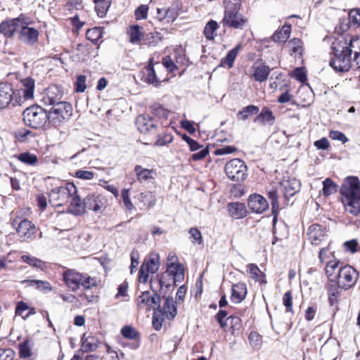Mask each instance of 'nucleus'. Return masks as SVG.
I'll use <instances>...</instances> for the list:
<instances>
[{
	"instance_id": "nucleus-45",
	"label": "nucleus",
	"mask_w": 360,
	"mask_h": 360,
	"mask_svg": "<svg viewBox=\"0 0 360 360\" xmlns=\"http://www.w3.org/2000/svg\"><path fill=\"white\" fill-rule=\"evenodd\" d=\"M138 200L148 208L154 206L156 202L155 195L150 191L140 193Z\"/></svg>"
},
{
	"instance_id": "nucleus-60",
	"label": "nucleus",
	"mask_w": 360,
	"mask_h": 360,
	"mask_svg": "<svg viewBox=\"0 0 360 360\" xmlns=\"http://www.w3.org/2000/svg\"><path fill=\"white\" fill-rule=\"evenodd\" d=\"M86 88V77L83 75H79L77 77L75 82V89L77 92H84Z\"/></svg>"
},
{
	"instance_id": "nucleus-30",
	"label": "nucleus",
	"mask_w": 360,
	"mask_h": 360,
	"mask_svg": "<svg viewBox=\"0 0 360 360\" xmlns=\"http://www.w3.org/2000/svg\"><path fill=\"white\" fill-rule=\"evenodd\" d=\"M339 260H331L327 262L326 273L330 281L335 282L337 280L338 270L340 269Z\"/></svg>"
},
{
	"instance_id": "nucleus-53",
	"label": "nucleus",
	"mask_w": 360,
	"mask_h": 360,
	"mask_svg": "<svg viewBox=\"0 0 360 360\" xmlns=\"http://www.w3.org/2000/svg\"><path fill=\"white\" fill-rule=\"evenodd\" d=\"M82 279L80 283V285H82L85 289H90L97 284L96 278L94 277H91L87 274H82Z\"/></svg>"
},
{
	"instance_id": "nucleus-34",
	"label": "nucleus",
	"mask_w": 360,
	"mask_h": 360,
	"mask_svg": "<svg viewBox=\"0 0 360 360\" xmlns=\"http://www.w3.org/2000/svg\"><path fill=\"white\" fill-rule=\"evenodd\" d=\"M167 271L174 276V281H179L184 278V267L179 263H167Z\"/></svg>"
},
{
	"instance_id": "nucleus-51",
	"label": "nucleus",
	"mask_w": 360,
	"mask_h": 360,
	"mask_svg": "<svg viewBox=\"0 0 360 360\" xmlns=\"http://www.w3.org/2000/svg\"><path fill=\"white\" fill-rule=\"evenodd\" d=\"M19 354L21 358H28L32 356V349L28 340L19 345Z\"/></svg>"
},
{
	"instance_id": "nucleus-29",
	"label": "nucleus",
	"mask_w": 360,
	"mask_h": 360,
	"mask_svg": "<svg viewBox=\"0 0 360 360\" xmlns=\"http://www.w3.org/2000/svg\"><path fill=\"white\" fill-rule=\"evenodd\" d=\"M275 117L271 110L268 108H263L260 113L254 120L255 122H259L262 124H269L272 125L274 122Z\"/></svg>"
},
{
	"instance_id": "nucleus-63",
	"label": "nucleus",
	"mask_w": 360,
	"mask_h": 360,
	"mask_svg": "<svg viewBox=\"0 0 360 360\" xmlns=\"http://www.w3.org/2000/svg\"><path fill=\"white\" fill-rule=\"evenodd\" d=\"M162 65L167 68V70L171 72L177 70V66L172 60L170 56H167L162 58Z\"/></svg>"
},
{
	"instance_id": "nucleus-6",
	"label": "nucleus",
	"mask_w": 360,
	"mask_h": 360,
	"mask_svg": "<svg viewBox=\"0 0 360 360\" xmlns=\"http://www.w3.org/2000/svg\"><path fill=\"white\" fill-rule=\"evenodd\" d=\"M225 172L227 176L235 181H243L248 175V168L244 161L234 158L226 162Z\"/></svg>"
},
{
	"instance_id": "nucleus-26",
	"label": "nucleus",
	"mask_w": 360,
	"mask_h": 360,
	"mask_svg": "<svg viewBox=\"0 0 360 360\" xmlns=\"http://www.w3.org/2000/svg\"><path fill=\"white\" fill-rule=\"evenodd\" d=\"M134 172L139 182L146 181L149 179H152L156 175V172L154 169H146L141 165H136L134 167Z\"/></svg>"
},
{
	"instance_id": "nucleus-28",
	"label": "nucleus",
	"mask_w": 360,
	"mask_h": 360,
	"mask_svg": "<svg viewBox=\"0 0 360 360\" xmlns=\"http://www.w3.org/2000/svg\"><path fill=\"white\" fill-rule=\"evenodd\" d=\"M327 294L328 297V301L330 305L336 304L338 301L340 292L339 290V285L336 281H330L327 285Z\"/></svg>"
},
{
	"instance_id": "nucleus-3",
	"label": "nucleus",
	"mask_w": 360,
	"mask_h": 360,
	"mask_svg": "<svg viewBox=\"0 0 360 360\" xmlns=\"http://www.w3.org/2000/svg\"><path fill=\"white\" fill-rule=\"evenodd\" d=\"M24 123L33 129L42 127L48 120L47 110L39 105L26 108L22 113Z\"/></svg>"
},
{
	"instance_id": "nucleus-55",
	"label": "nucleus",
	"mask_w": 360,
	"mask_h": 360,
	"mask_svg": "<svg viewBox=\"0 0 360 360\" xmlns=\"http://www.w3.org/2000/svg\"><path fill=\"white\" fill-rule=\"evenodd\" d=\"M121 333L124 338L134 340L138 335V333L136 329L129 326H124L121 330Z\"/></svg>"
},
{
	"instance_id": "nucleus-49",
	"label": "nucleus",
	"mask_w": 360,
	"mask_h": 360,
	"mask_svg": "<svg viewBox=\"0 0 360 360\" xmlns=\"http://www.w3.org/2000/svg\"><path fill=\"white\" fill-rule=\"evenodd\" d=\"M349 23L350 26H360V9H352L349 13Z\"/></svg>"
},
{
	"instance_id": "nucleus-40",
	"label": "nucleus",
	"mask_w": 360,
	"mask_h": 360,
	"mask_svg": "<svg viewBox=\"0 0 360 360\" xmlns=\"http://www.w3.org/2000/svg\"><path fill=\"white\" fill-rule=\"evenodd\" d=\"M218 27V23L215 20H210L204 28V35L206 39L208 40L214 39Z\"/></svg>"
},
{
	"instance_id": "nucleus-14",
	"label": "nucleus",
	"mask_w": 360,
	"mask_h": 360,
	"mask_svg": "<svg viewBox=\"0 0 360 360\" xmlns=\"http://www.w3.org/2000/svg\"><path fill=\"white\" fill-rule=\"evenodd\" d=\"M160 302V297L155 293L151 294L149 291L143 292L136 299L137 307L146 310L158 309Z\"/></svg>"
},
{
	"instance_id": "nucleus-4",
	"label": "nucleus",
	"mask_w": 360,
	"mask_h": 360,
	"mask_svg": "<svg viewBox=\"0 0 360 360\" xmlns=\"http://www.w3.org/2000/svg\"><path fill=\"white\" fill-rule=\"evenodd\" d=\"M77 188L73 183H66L64 186L51 190L49 194V202L53 207L63 206L77 193Z\"/></svg>"
},
{
	"instance_id": "nucleus-20",
	"label": "nucleus",
	"mask_w": 360,
	"mask_h": 360,
	"mask_svg": "<svg viewBox=\"0 0 360 360\" xmlns=\"http://www.w3.org/2000/svg\"><path fill=\"white\" fill-rule=\"evenodd\" d=\"M21 22L20 17L1 22L0 23V33L7 38L13 37L15 31L20 28Z\"/></svg>"
},
{
	"instance_id": "nucleus-27",
	"label": "nucleus",
	"mask_w": 360,
	"mask_h": 360,
	"mask_svg": "<svg viewBox=\"0 0 360 360\" xmlns=\"http://www.w3.org/2000/svg\"><path fill=\"white\" fill-rule=\"evenodd\" d=\"M247 271L251 275V278L260 284H266V275L259 267L255 264H249L247 265Z\"/></svg>"
},
{
	"instance_id": "nucleus-1",
	"label": "nucleus",
	"mask_w": 360,
	"mask_h": 360,
	"mask_svg": "<svg viewBox=\"0 0 360 360\" xmlns=\"http://www.w3.org/2000/svg\"><path fill=\"white\" fill-rule=\"evenodd\" d=\"M346 212L356 216L360 214V181L356 176L347 177L340 189Z\"/></svg>"
},
{
	"instance_id": "nucleus-10",
	"label": "nucleus",
	"mask_w": 360,
	"mask_h": 360,
	"mask_svg": "<svg viewBox=\"0 0 360 360\" xmlns=\"http://www.w3.org/2000/svg\"><path fill=\"white\" fill-rule=\"evenodd\" d=\"M22 88L16 90L15 104L22 105L25 101L32 99L34 97L35 81L30 77L21 80Z\"/></svg>"
},
{
	"instance_id": "nucleus-62",
	"label": "nucleus",
	"mask_w": 360,
	"mask_h": 360,
	"mask_svg": "<svg viewBox=\"0 0 360 360\" xmlns=\"http://www.w3.org/2000/svg\"><path fill=\"white\" fill-rule=\"evenodd\" d=\"M189 234L191 235V238L193 239V243H197L198 244L202 243V234L198 229L191 228L189 230Z\"/></svg>"
},
{
	"instance_id": "nucleus-22",
	"label": "nucleus",
	"mask_w": 360,
	"mask_h": 360,
	"mask_svg": "<svg viewBox=\"0 0 360 360\" xmlns=\"http://www.w3.org/2000/svg\"><path fill=\"white\" fill-rule=\"evenodd\" d=\"M227 210L231 217L235 219H243L248 214V210L244 203L235 202L228 204Z\"/></svg>"
},
{
	"instance_id": "nucleus-12",
	"label": "nucleus",
	"mask_w": 360,
	"mask_h": 360,
	"mask_svg": "<svg viewBox=\"0 0 360 360\" xmlns=\"http://www.w3.org/2000/svg\"><path fill=\"white\" fill-rule=\"evenodd\" d=\"M108 200L107 198L100 193H92L84 198V206L87 210L96 213L102 212L107 207Z\"/></svg>"
},
{
	"instance_id": "nucleus-57",
	"label": "nucleus",
	"mask_w": 360,
	"mask_h": 360,
	"mask_svg": "<svg viewBox=\"0 0 360 360\" xmlns=\"http://www.w3.org/2000/svg\"><path fill=\"white\" fill-rule=\"evenodd\" d=\"M283 304L285 307L286 312L293 313L292 296L290 291L286 292L283 296Z\"/></svg>"
},
{
	"instance_id": "nucleus-47",
	"label": "nucleus",
	"mask_w": 360,
	"mask_h": 360,
	"mask_svg": "<svg viewBox=\"0 0 360 360\" xmlns=\"http://www.w3.org/2000/svg\"><path fill=\"white\" fill-rule=\"evenodd\" d=\"M21 259L25 263H27L29 265L37 269H43L45 266L44 262H43L41 260L30 255H22L21 257Z\"/></svg>"
},
{
	"instance_id": "nucleus-56",
	"label": "nucleus",
	"mask_w": 360,
	"mask_h": 360,
	"mask_svg": "<svg viewBox=\"0 0 360 360\" xmlns=\"http://www.w3.org/2000/svg\"><path fill=\"white\" fill-rule=\"evenodd\" d=\"M151 109L153 114L160 118H167L169 115V111L160 104L153 105Z\"/></svg>"
},
{
	"instance_id": "nucleus-50",
	"label": "nucleus",
	"mask_w": 360,
	"mask_h": 360,
	"mask_svg": "<svg viewBox=\"0 0 360 360\" xmlns=\"http://www.w3.org/2000/svg\"><path fill=\"white\" fill-rule=\"evenodd\" d=\"M86 36L88 40L96 43L101 37L102 32L99 28L94 27L86 31Z\"/></svg>"
},
{
	"instance_id": "nucleus-13",
	"label": "nucleus",
	"mask_w": 360,
	"mask_h": 360,
	"mask_svg": "<svg viewBox=\"0 0 360 360\" xmlns=\"http://www.w3.org/2000/svg\"><path fill=\"white\" fill-rule=\"evenodd\" d=\"M16 90H14L11 84L8 82H0V109H4L12 104L13 106L20 105L15 104Z\"/></svg>"
},
{
	"instance_id": "nucleus-9",
	"label": "nucleus",
	"mask_w": 360,
	"mask_h": 360,
	"mask_svg": "<svg viewBox=\"0 0 360 360\" xmlns=\"http://www.w3.org/2000/svg\"><path fill=\"white\" fill-rule=\"evenodd\" d=\"M221 22L224 27L236 30H243L248 26V19L240 13L239 11H228L224 12V15Z\"/></svg>"
},
{
	"instance_id": "nucleus-43",
	"label": "nucleus",
	"mask_w": 360,
	"mask_h": 360,
	"mask_svg": "<svg viewBox=\"0 0 360 360\" xmlns=\"http://www.w3.org/2000/svg\"><path fill=\"white\" fill-rule=\"evenodd\" d=\"M94 2L98 15L101 18L105 16L110 6V0H94Z\"/></svg>"
},
{
	"instance_id": "nucleus-21",
	"label": "nucleus",
	"mask_w": 360,
	"mask_h": 360,
	"mask_svg": "<svg viewBox=\"0 0 360 360\" xmlns=\"http://www.w3.org/2000/svg\"><path fill=\"white\" fill-rule=\"evenodd\" d=\"M16 231L20 238L29 239L35 233L36 227L32 221L24 219L19 223Z\"/></svg>"
},
{
	"instance_id": "nucleus-25",
	"label": "nucleus",
	"mask_w": 360,
	"mask_h": 360,
	"mask_svg": "<svg viewBox=\"0 0 360 360\" xmlns=\"http://www.w3.org/2000/svg\"><path fill=\"white\" fill-rule=\"evenodd\" d=\"M72 199L68 208V212L75 215H81L84 213L86 206H84V199L83 200L77 195V193L70 198Z\"/></svg>"
},
{
	"instance_id": "nucleus-7",
	"label": "nucleus",
	"mask_w": 360,
	"mask_h": 360,
	"mask_svg": "<svg viewBox=\"0 0 360 360\" xmlns=\"http://www.w3.org/2000/svg\"><path fill=\"white\" fill-rule=\"evenodd\" d=\"M359 272L349 265H345L338 270L336 282L341 289L349 290L354 287L358 280Z\"/></svg>"
},
{
	"instance_id": "nucleus-11",
	"label": "nucleus",
	"mask_w": 360,
	"mask_h": 360,
	"mask_svg": "<svg viewBox=\"0 0 360 360\" xmlns=\"http://www.w3.org/2000/svg\"><path fill=\"white\" fill-rule=\"evenodd\" d=\"M41 102L46 106H51L61 103L63 96V92L61 89L55 85L49 86L41 94Z\"/></svg>"
},
{
	"instance_id": "nucleus-42",
	"label": "nucleus",
	"mask_w": 360,
	"mask_h": 360,
	"mask_svg": "<svg viewBox=\"0 0 360 360\" xmlns=\"http://www.w3.org/2000/svg\"><path fill=\"white\" fill-rule=\"evenodd\" d=\"M259 112V108L256 105H250L239 110L237 117L240 120H245L250 116L257 114Z\"/></svg>"
},
{
	"instance_id": "nucleus-15",
	"label": "nucleus",
	"mask_w": 360,
	"mask_h": 360,
	"mask_svg": "<svg viewBox=\"0 0 360 360\" xmlns=\"http://www.w3.org/2000/svg\"><path fill=\"white\" fill-rule=\"evenodd\" d=\"M18 39L27 45H34L39 38V32L34 27H30L26 23L21 22Z\"/></svg>"
},
{
	"instance_id": "nucleus-17",
	"label": "nucleus",
	"mask_w": 360,
	"mask_h": 360,
	"mask_svg": "<svg viewBox=\"0 0 360 360\" xmlns=\"http://www.w3.org/2000/svg\"><path fill=\"white\" fill-rule=\"evenodd\" d=\"M307 235L311 243L319 245L326 236V229L319 224H312L307 229Z\"/></svg>"
},
{
	"instance_id": "nucleus-8",
	"label": "nucleus",
	"mask_w": 360,
	"mask_h": 360,
	"mask_svg": "<svg viewBox=\"0 0 360 360\" xmlns=\"http://www.w3.org/2000/svg\"><path fill=\"white\" fill-rule=\"evenodd\" d=\"M159 255L157 253L150 254L148 259H145L141 266L139 273V281L140 283H146L149 277V274H155L160 267Z\"/></svg>"
},
{
	"instance_id": "nucleus-32",
	"label": "nucleus",
	"mask_w": 360,
	"mask_h": 360,
	"mask_svg": "<svg viewBox=\"0 0 360 360\" xmlns=\"http://www.w3.org/2000/svg\"><path fill=\"white\" fill-rule=\"evenodd\" d=\"M291 33V25L285 23L282 28L276 32L272 36V40L275 42H285Z\"/></svg>"
},
{
	"instance_id": "nucleus-36",
	"label": "nucleus",
	"mask_w": 360,
	"mask_h": 360,
	"mask_svg": "<svg viewBox=\"0 0 360 360\" xmlns=\"http://www.w3.org/2000/svg\"><path fill=\"white\" fill-rule=\"evenodd\" d=\"M240 49L241 45L238 44L234 49L229 51L226 57L221 59V65H226L229 68H231Z\"/></svg>"
},
{
	"instance_id": "nucleus-39",
	"label": "nucleus",
	"mask_w": 360,
	"mask_h": 360,
	"mask_svg": "<svg viewBox=\"0 0 360 360\" xmlns=\"http://www.w3.org/2000/svg\"><path fill=\"white\" fill-rule=\"evenodd\" d=\"M22 283H26L30 287L35 286V288L42 291H51L52 287L48 281L41 280H24Z\"/></svg>"
},
{
	"instance_id": "nucleus-64",
	"label": "nucleus",
	"mask_w": 360,
	"mask_h": 360,
	"mask_svg": "<svg viewBox=\"0 0 360 360\" xmlns=\"http://www.w3.org/2000/svg\"><path fill=\"white\" fill-rule=\"evenodd\" d=\"M329 137L333 140H338L343 143L348 141L347 136L342 132L339 131H330L329 133Z\"/></svg>"
},
{
	"instance_id": "nucleus-44",
	"label": "nucleus",
	"mask_w": 360,
	"mask_h": 360,
	"mask_svg": "<svg viewBox=\"0 0 360 360\" xmlns=\"http://www.w3.org/2000/svg\"><path fill=\"white\" fill-rule=\"evenodd\" d=\"M288 48L290 55H302V41L297 38L290 40L288 43Z\"/></svg>"
},
{
	"instance_id": "nucleus-52",
	"label": "nucleus",
	"mask_w": 360,
	"mask_h": 360,
	"mask_svg": "<svg viewBox=\"0 0 360 360\" xmlns=\"http://www.w3.org/2000/svg\"><path fill=\"white\" fill-rule=\"evenodd\" d=\"M224 12L228 11H240L241 7V0H224Z\"/></svg>"
},
{
	"instance_id": "nucleus-58",
	"label": "nucleus",
	"mask_w": 360,
	"mask_h": 360,
	"mask_svg": "<svg viewBox=\"0 0 360 360\" xmlns=\"http://www.w3.org/2000/svg\"><path fill=\"white\" fill-rule=\"evenodd\" d=\"M179 16V8L176 6L167 8V21L174 22Z\"/></svg>"
},
{
	"instance_id": "nucleus-19",
	"label": "nucleus",
	"mask_w": 360,
	"mask_h": 360,
	"mask_svg": "<svg viewBox=\"0 0 360 360\" xmlns=\"http://www.w3.org/2000/svg\"><path fill=\"white\" fill-rule=\"evenodd\" d=\"M248 207L254 212L262 213L269 207L266 200L259 194L250 195L248 198Z\"/></svg>"
},
{
	"instance_id": "nucleus-59",
	"label": "nucleus",
	"mask_w": 360,
	"mask_h": 360,
	"mask_svg": "<svg viewBox=\"0 0 360 360\" xmlns=\"http://www.w3.org/2000/svg\"><path fill=\"white\" fill-rule=\"evenodd\" d=\"M182 138L188 143L191 151H196L203 147L202 146L200 145L196 141L193 140V139H191V137L186 134H184L182 136Z\"/></svg>"
},
{
	"instance_id": "nucleus-2",
	"label": "nucleus",
	"mask_w": 360,
	"mask_h": 360,
	"mask_svg": "<svg viewBox=\"0 0 360 360\" xmlns=\"http://www.w3.org/2000/svg\"><path fill=\"white\" fill-rule=\"evenodd\" d=\"M351 41L347 43L345 40L338 41L332 44L334 57L330 61V65L337 72H347L352 68V49Z\"/></svg>"
},
{
	"instance_id": "nucleus-38",
	"label": "nucleus",
	"mask_w": 360,
	"mask_h": 360,
	"mask_svg": "<svg viewBox=\"0 0 360 360\" xmlns=\"http://www.w3.org/2000/svg\"><path fill=\"white\" fill-rule=\"evenodd\" d=\"M15 157L20 162L27 165L34 166L38 162L37 156L30 152L21 153Z\"/></svg>"
},
{
	"instance_id": "nucleus-61",
	"label": "nucleus",
	"mask_w": 360,
	"mask_h": 360,
	"mask_svg": "<svg viewBox=\"0 0 360 360\" xmlns=\"http://www.w3.org/2000/svg\"><path fill=\"white\" fill-rule=\"evenodd\" d=\"M75 176L84 180H91L94 178V173L89 170H77Z\"/></svg>"
},
{
	"instance_id": "nucleus-24",
	"label": "nucleus",
	"mask_w": 360,
	"mask_h": 360,
	"mask_svg": "<svg viewBox=\"0 0 360 360\" xmlns=\"http://www.w3.org/2000/svg\"><path fill=\"white\" fill-rule=\"evenodd\" d=\"M281 186L285 196H292L300 191L301 184L299 180L294 178L284 179L281 183Z\"/></svg>"
},
{
	"instance_id": "nucleus-5",
	"label": "nucleus",
	"mask_w": 360,
	"mask_h": 360,
	"mask_svg": "<svg viewBox=\"0 0 360 360\" xmlns=\"http://www.w3.org/2000/svg\"><path fill=\"white\" fill-rule=\"evenodd\" d=\"M72 115V107L68 102L57 104L47 110V117L49 122L54 126H60L63 122L70 120Z\"/></svg>"
},
{
	"instance_id": "nucleus-23",
	"label": "nucleus",
	"mask_w": 360,
	"mask_h": 360,
	"mask_svg": "<svg viewBox=\"0 0 360 360\" xmlns=\"http://www.w3.org/2000/svg\"><path fill=\"white\" fill-rule=\"evenodd\" d=\"M247 295V286L244 283L233 284L231 289V299L235 303H240Z\"/></svg>"
},
{
	"instance_id": "nucleus-16",
	"label": "nucleus",
	"mask_w": 360,
	"mask_h": 360,
	"mask_svg": "<svg viewBox=\"0 0 360 360\" xmlns=\"http://www.w3.org/2000/svg\"><path fill=\"white\" fill-rule=\"evenodd\" d=\"M137 128L141 133L155 134L157 133L156 122L148 115H140L136 118Z\"/></svg>"
},
{
	"instance_id": "nucleus-33",
	"label": "nucleus",
	"mask_w": 360,
	"mask_h": 360,
	"mask_svg": "<svg viewBox=\"0 0 360 360\" xmlns=\"http://www.w3.org/2000/svg\"><path fill=\"white\" fill-rule=\"evenodd\" d=\"M269 73V67L262 64L255 68V71L252 76L255 81L263 82L267 79Z\"/></svg>"
},
{
	"instance_id": "nucleus-48",
	"label": "nucleus",
	"mask_w": 360,
	"mask_h": 360,
	"mask_svg": "<svg viewBox=\"0 0 360 360\" xmlns=\"http://www.w3.org/2000/svg\"><path fill=\"white\" fill-rule=\"evenodd\" d=\"M146 80L149 84H154L155 86H157L160 84V81L158 79L156 76V73L155 72L154 68L152 65H148L146 68Z\"/></svg>"
},
{
	"instance_id": "nucleus-31",
	"label": "nucleus",
	"mask_w": 360,
	"mask_h": 360,
	"mask_svg": "<svg viewBox=\"0 0 360 360\" xmlns=\"http://www.w3.org/2000/svg\"><path fill=\"white\" fill-rule=\"evenodd\" d=\"M143 30V27L138 25L130 26L128 30L129 41L132 44H138L141 40L143 41L144 37Z\"/></svg>"
},
{
	"instance_id": "nucleus-54",
	"label": "nucleus",
	"mask_w": 360,
	"mask_h": 360,
	"mask_svg": "<svg viewBox=\"0 0 360 360\" xmlns=\"http://www.w3.org/2000/svg\"><path fill=\"white\" fill-rule=\"evenodd\" d=\"M121 196L126 209L129 212L134 210L135 207L129 198V190L124 188L121 192Z\"/></svg>"
},
{
	"instance_id": "nucleus-37",
	"label": "nucleus",
	"mask_w": 360,
	"mask_h": 360,
	"mask_svg": "<svg viewBox=\"0 0 360 360\" xmlns=\"http://www.w3.org/2000/svg\"><path fill=\"white\" fill-rule=\"evenodd\" d=\"M175 304L176 302L174 300L172 297H168L166 298L164 309L166 314V317L169 320L173 319L177 314L176 307Z\"/></svg>"
},
{
	"instance_id": "nucleus-35",
	"label": "nucleus",
	"mask_w": 360,
	"mask_h": 360,
	"mask_svg": "<svg viewBox=\"0 0 360 360\" xmlns=\"http://www.w3.org/2000/svg\"><path fill=\"white\" fill-rule=\"evenodd\" d=\"M268 197L271 200V210L272 214H274L273 219V226L275 227L276 223L277 221V214L279 208V203L278 201V194L276 190H271L268 192Z\"/></svg>"
},
{
	"instance_id": "nucleus-41",
	"label": "nucleus",
	"mask_w": 360,
	"mask_h": 360,
	"mask_svg": "<svg viewBox=\"0 0 360 360\" xmlns=\"http://www.w3.org/2000/svg\"><path fill=\"white\" fill-rule=\"evenodd\" d=\"M162 39V36L160 32H150L143 37V42L144 44L148 46H156Z\"/></svg>"
},
{
	"instance_id": "nucleus-18",
	"label": "nucleus",
	"mask_w": 360,
	"mask_h": 360,
	"mask_svg": "<svg viewBox=\"0 0 360 360\" xmlns=\"http://www.w3.org/2000/svg\"><path fill=\"white\" fill-rule=\"evenodd\" d=\"M63 276L65 283L71 290L76 291L79 288L83 278L82 274L68 269L63 273Z\"/></svg>"
},
{
	"instance_id": "nucleus-46",
	"label": "nucleus",
	"mask_w": 360,
	"mask_h": 360,
	"mask_svg": "<svg viewBox=\"0 0 360 360\" xmlns=\"http://www.w3.org/2000/svg\"><path fill=\"white\" fill-rule=\"evenodd\" d=\"M323 195L328 196L333 193H335L338 191V186L330 179L327 178L323 181Z\"/></svg>"
}]
</instances>
